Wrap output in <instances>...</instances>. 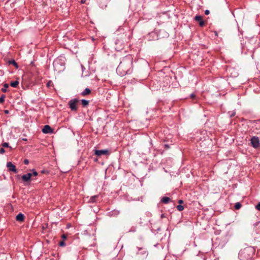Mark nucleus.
<instances>
[{
    "mask_svg": "<svg viewBox=\"0 0 260 260\" xmlns=\"http://www.w3.org/2000/svg\"><path fill=\"white\" fill-rule=\"evenodd\" d=\"M133 66V57L127 55L123 57L117 68L116 71L121 76L129 74L132 71Z\"/></svg>",
    "mask_w": 260,
    "mask_h": 260,
    "instance_id": "obj_1",
    "label": "nucleus"
},
{
    "mask_svg": "<svg viewBox=\"0 0 260 260\" xmlns=\"http://www.w3.org/2000/svg\"><path fill=\"white\" fill-rule=\"evenodd\" d=\"M255 253V250L252 247H247L240 250L239 258L240 260H251Z\"/></svg>",
    "mask_w": 260,
    "mask_h": 260,
    "instance_id": "obj_2",
    "label": "nucleus"
},
{
    "mask_svg": "<svg viewBox=\"0 0 260 260\" xmlns=\"http://www.w3.org/2000/svg\"><path fill=\"white\" fill-rule=\"evenodd\" d=\"M79 101L77 99H74L69 102L68 105L70 108L73 111H77L78 110L77 105Z\"/></svg>",
    "mask_w": 260,
    "mask_h": 260,
    "instance_id": "obj_3",
    "label": "nucleus"
},
{
    "mask_svg": "<svg viewBox=\"0 0 260 260\" xmlns=\"http://www.w3.org/2000/svg\"><path fill=\"white\" fill-rule=\"evenodd\" d=\"M21 177L23 182L27 185L30 184L31 180L33 179H31V173H28L26 174H24Z\"/></svg>",
    "mask_w": 260,
    "mask_h": 260,
    "instance_id": "obj_4",
    "label": "nucleus"
},
{
    "mask_svg": "<svg viewBox=\"0 0 260 260\" xmlns=\"http://www.w3.org/2000/svg\"><path fill=\"white\" fill-rule=\"evenodd\" d=\"M250 142L251 146L254 148H258L260 144L259 138L257 137H252L251 138Z\"/></svg>",
    "mask_w": 260,
    "mask_h": 260,
    "instance_id": "obj_5",
    "label": "nucleus"
},
{
    "mask_svg": "<svg viewBox=\"0 0 260 260\" xmlns=\"http://www.w3.org/2000/svg\"><path fill=\"white\" fill-rule=\"evenodd\" d=\"M94 154L98 156H100L102 155H108L109 152L108 150H95Z\"/></svg>",
    "mask_w": 260,
    "mask_h": 260,
    "instance_id": "obj_6",
    "label": "nucleus"
},
{
    "mask_svg": "<svg viewBox=\"0 0 260 260\" xmlns=\"http://www.w3.org/2000/svg\"><path fill=\"white\" fill-rule=\"evenodd\" d=\"M7 167L9 171H12L15 173L17 172V170L16 169L15 166L11 162H8L7 163Z\"/></svg>",
    "mask_w": 260,
    "mask_h": 260,
    "instance_id": "obj_7",
    "label": "nucleus"
},
{
    "mask_svg": "<svg viewBox=\"0 0 260 260\" xmlns=\"http://www.w3.org/2000/svg\"><path fill=\"white\" fill-rule=\"evenodd\" d=\"M42 132L44 134L52 133L53 129L49 125H45L42 129Z\"/></svg>",
    "mask_w": 260,
    "mask_h": 260,
    "instance_id": "obj_8",
    "label": "nucleus"
},
{
    "mask_svg": "<svg viewBox=\"0 0 260 260\" xmlns=\"http://www.w3.org/2000/svg\"><path fill=\"white\" fill-rule=\"evenodd\" d=\"M194 20L199 23L200 26H203L204 25V21L203 20L202 17L200 15H196L194 17Z\"/></svg>",
    "mask_w": 260,
    "mask_h": 260,
    "instance_id": "obj_9",
    "label": "nucleus"
},
{
    "mask_svg": "<svg viewBox=\"0 0 260 260\" xmlns=\"http://www.w3.org/2000/svg\"><path fill=\"white\" fill-rule=\"evenodd\" d=\"M16 220L18 221L22 222L24 220V215L22 213H19L16 217Z\"/></svg>",
    "mask_w": 260,
    "mask_h": 260,
    "instance_id": "obj_10",
    "label": "nucleus"
},
{
    "mask_svg": "<svg viewBox=\"0 0 260 260\" xmlns=\"http://www.w3.org/2000/svg\"><path fill=\"white\" fill-rule=\"evenodd\" d=\"M91 93V90L89 88H86L81 93L82 96H86L89 94Z\"/></svg>",
    "mask_w": 260,
    "mask_h": 260,
    "instance_id": "obj_11",
    "label": "nucleus"
},
{
    "mask_svg": "<svg viewBox=\"0 0 260 260\" xmlns=\"http://www.w3.org/2000/svg\"><path fill=\"white\" fill-rule=\"evenodd\" d=\"M171 199L170 198L167 197H164L162 198L161 202L164 204H168L170 201Z\"/></svg>",
    "mask_w": 260,
    "mask_h": 260,
    "instance_id": "obj_12",
    "label": "nucleus"
},
{
    "mask_svg": "<svg viewBox=\"0 0 260 260\" xmlns=\"http://www.w3.org/2000/svg\"><path fill=\"white\" fill-rule=\"evenodd\" d=\"M9 64H13L16 69L18 68V65L17 63L14 60H11L8 61Z\"/></svg>",
    "mask_w": 260,
    "mask_h": 260,
    "instance_id": "obj_13",
    "label": "nucleus"
},
{
    "mask_svg": "<svg viewBox=\"0 0 260 260\" xmlns=\"http://www.w3.org/2000/svg\"><path fill=\"white\" fill-rule=\"evenodd\" d=\"M19 84V81L17 80L14 81H11L10 83V85L13 87H17Z\"/></svg>",
    "mask_w": 260,
    "mask_h": 260,
    "instance_id": "obj_14",
    "label": "nucleus"
},
{
    "mask_svg": "<svg viewBox=\"0 0 260 260\" xmlns=\"http://www.w3.org/2000/svg\"><path fill=\"white\" fill-rule=\"evenodd\" d=\"M81 104L83 107H86L89 105V101L86 100H82L81 101Z\"/></svg>",
    "mask_w": 260,
    "mask_h": 260,
    "instance_id": "obj_15",
    "label": "nucleus"
},
{
    "mask_svg": "<svg viewBox=\"0 0 260 260\" xmlns=\"http://www.w3.org/2000/svg\"><path fill=\"white\" fill-rule=\"evenodd\" d=\"M1 146L3 148H9L10 149V150L12 149V147L9 146V144L8 143H7V142H5V143H2L1 144Z\"/></svg>",
    "mask_w": 260,
    "mask_h": 260,
    "instance_id": "obj_16",
    "label": "nucleus"
},
{
    "mask_svg": "<svg viewBox=\"0 0 260 260\" xmlns=\"http://www.w3.org/2000/svg\"><path fill=\"white\" fill-rule=\"evenodd\" d=\"M8 87H9V84L7 83H5L4 85V88H3L1 90L3 92H6L7 91V88H8Z\"/></svg>",
    "mask_w": 260,
    "mask_h": 260,
    "instance_id": "obj_17",
    "label": "nucleus"
},
{
    "mask_svg": "<svg viewBox=\"0 0 260 260\" xmlns=\"http://www.w3.org/2000/svg\"><path fill=\"white\" fill-rule=\"evenodd\" d=\"M98 196H94L90 198L89 200V202L91 203H95L96 202V199L98 198Z\"/></svg>",
    "mask_w": 260,
    "mask_h": 260,
    "instance_id": "obj_18",
    "label": "nucleus"
},
{
    "mask_svg": "<svg viewBox=\"0 0 260 260\" xmlns=\"http://www.w3.org/2000/svg\"><path fill=\"white\" fill-rule=\"evenodd\" d=\"M241 207V204L239 202H237L235 205V208L237 210H239Z\"/></svg>",
    "mask_w": 260,
    "mask_h": 260,
    "instance_id": "obj_19",
    "label": "nucleus"
},
{
    "mask_svg": "<svg viewBox=\"0 0 260 260\" xmlns=\"http://www.w3.org/2000/svg\"><path fill=\"white\" fill-rule=\"evenodd\" d=\"M6 98V95L5 94H2L0 97V103L2 104L5 101V99Z\"/></svg>",
    "mask_w": 260,
    "mask_h": 260,
    "instance_id": "obj_20",
    "label": "nucleus"
},
{
    "mask_svg": "<svg viewBox=\"0 0 260 260\" xmlns=\"http://www.w3.org/2000/svg\"><path fill=\"white\" fill-rule=\"evenodd\" d=\"M31 171H32V173H31V177L33 176H38V173L35 169L32 170Z\"/></svg>",
    "mask_w": 260,
    "mask_h": 260,
    "instance_id": "obj_21",
    "label": "nucleus"
},
{
    "mask_svg": "<svg viewBox=\"0 0 260 260\" xmlns=\"http://www.w3.org/2000/svg\"><path fill=\"white\" fill-rule=\"evenodd\" d=\"M59 60L55 59L53 62V66L55 68L57 67V66L59 64Z\"/></svg>",
    "mask_w": 260,
    "mask_h": 260,
    "instance_id": "obj_22",
    "label": "nucleus"
},
{
    "mask_svg": "<svg viewBox=\"0 0 260 260\" xmlns=\"http://www.w3.org/2000/svg\"><path fill=\"white\" fill-rule=\"evenodd\" d=\"M177 209L179 211H181L184 209V207L181 205H178L177 206Z\"/></svg>",
    "mask_w": 260,
    "mask_h": 260,
    "instance_id": "obj_23",
    "label": "nucleus"
},
{
    "mask_svg": "<svg viewBox=\"0 0 260 260\" xmlns=\"http://www.w3.org/2000/svg\"><path fill=\"white\" fill-rule=\"evenodd\" d=\"M58 245H59V246H60L61 247H63V246H64L66 245V244H65L64 241L62 240V241H60L59 242Z\"/></svg>",
    "mask_w": 260,
    "mask_h": 260,
    "instance_id": "obj_24",
    "label": "nucleus"
},
{
    "mask_svg": "<svg viewBox=\"0 0 260 260\" xmlns=\"http://www.w3.org/2000/svg\"><path fill=\"white\" fill-rule=\"evenodd\" d=\"M53 85V83L51 81H49L47 83V86L48 87H51L52 85Z\"/></svg>",
    "mask_w": 260,
    "mask_h": 260,
    "instance_id": "obj_25",
    "label": "nucleus"
},
{
    "mask_svg": "<svg viewBox=\"0 0 260 260\" xmlns=\"http://www.w3.org/2000/svg\"><path fill=\"white\" fill-rule=\"evenodd\" d=\"M5 152V150L4 148L2 147L0 148V154H3Z\"/></svg>",
    "mask_w": 260,
    "mask_h": 260,
    "instance_id": "obj_26",
    "label": "nucleus"
},
{
    "mask_svg": "<svg viewBox=\"0 0 260 260\" xmlns=\"http://www.w3.org/2000/svg\"><path fill=\"white\" fill-rule=\"evenodd\" d=\"M256 209L260 211V203H259L255 207Z\"/></svg>",
    "mask_w": 260,
    "mask_h": 260,
    "instance_id": "obj_27",
    "label": "nucleus"
},
{
    "mask_svg": "<svg viewBox=\"0 0 260 260\" xmlns=\"http://www.w3.org/2000/svg\"><path fill=\"white\" fill-rule=\"evenodd\" d=\"M23 162L25 165H28L29 163V160L27 159H25Z\"/></svg>",
    "mask_w": 260,
    "mask_h": 260,
    "instance_id": "obj_28",
    "label": "nucleus"
},
{
    "mask_svg": "<svg viewBox=\"0 0 260 260\" xmlns=\"http://www.w3.org/2000/svg\"><path fill=\"white\" fill-rule=\"evenodd\" d=\"M61 238L63 239V240L67 238V236L65 234H63L61 235Z\"/></svg>",
    "mask_w": 260,
    "mask_h": 260,
    "instance_id": "obj_29",
    "label": "nucleus"
},
{
    "mask_svg": "<svg viewBox=\"0 0 260 260\" xmlns=\"http://www.w3.org/2000/svg\"><path fill=\"white\" fill-rule=\"evenodd\" d=\"M209 13H210V11L209 10H205V14L206 15H208V14H209Z\"/></svg>",
    "mask_w": 260,
    "mask_h": 260,
    "instance_id": "obj_30",
    "label": "nucleus"
},
{
    "mask_svg": "<svg viewBox=\"0 0 260 260\" xmlns=\"http://www.w3.org/2000/svg\"><path fill=\"white\" fill-rule=\"evenodd\" d=\"M195 97V94L194 93H192L190 94V98L193 99Z\"/></svg>",
    "mask_w": 260,
    "mask_h": 260,
    "instance_id": "obj_31",
    "label": "nucleus"
},
{
    "mask_svg": "<svg viewBox=\"0 0 260 260\" xmlns=\"http://www.w3.org/2000/svg\"><path fill=\"white\" fill-rule=\"evenodd\" d=\"M160 217H161V218H164V217H166V216H165V214H162L161 215Z\"/></svg>",
    "mask_w": 260,
    "mask_h": 260,
    "instance_id": "obj_32",
    "label": "nucleus"
},
{
    "mask_svg": "<svg viewBox=\"0 0 260 260\" xmlns=\"http://www.w3.org/2000/svg\"><path fill=\"white\" fill-rule=\"evenodd\" d=\"M183 201L182 200H179V201H178V203H179V204H182V203H183Z\"/></svg>",
    "mask_w": 260,
    "mask_h": 260,
    "instance_id": "obj_33",
    "label": "nucleus"
},
{
    "mask_svg": "<svg viewBox=\"0 0 260 260\" xmlns=\"http://www.w3.org/2000/svg\"><path fill=\"white\" fill-rule=\"evenodd\" d=\"M5 113H6V114H7V113H9V111H8V110H5Z\"/></svg>",
    "mask_w": 260,
    "mask_h": 260,
    "instance_id": "obj_34",
    "label": "nucleus"
},
{
    "mask_svg": "<svg viewBox=\"0 0 260 260\" xmlns=\"http://www.w3.org/2000/svg\"><path fill=\"white\" fill-rule=\"evenodd\" d=\"M235 113H233L231 115V117H233L234 116H235Z\"/></svg>",
    "mask_w": 260,
    "mask_h": 260,
    "instance_id": "obj_35",
    "label": "nucleus"
},
{
    "mask_svg": "<svg viewBox=\"0 0 260 260\" xmlns=\"http://www.w3.org/2000/svg\"><path fill=\"white\" fill-rule=\"evenodd\" d=\"M85 0H81V3L83 4L85 3Z\"/></svg>",
    "mask_w": 260,
    "mask_h": 260,
    "instance_id": "obj_36",
    "label": "nucleus"
}]
</instances>
